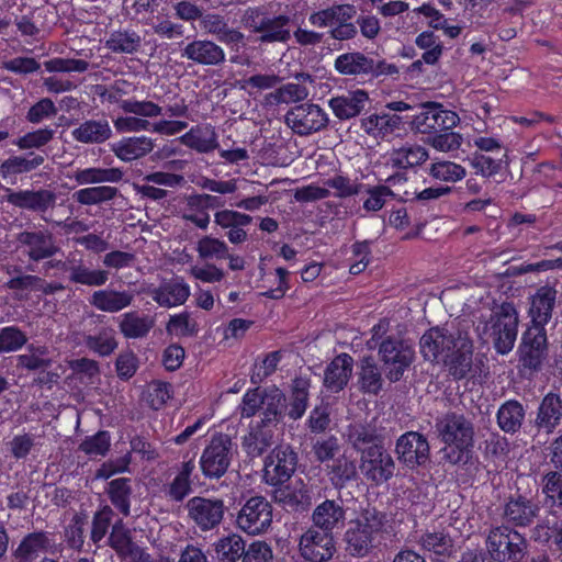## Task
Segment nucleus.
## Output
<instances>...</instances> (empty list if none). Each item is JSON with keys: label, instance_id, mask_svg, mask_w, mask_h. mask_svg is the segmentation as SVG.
Here are the masks:
<instances>
[{"label": "nucleus", "instance_id": "nucleus-2", "mask_svg": "<svg viewBox=\"0 0 562 562\" xmlns=\"http://www.w3.org/2000/svg\"><path fill=\"white\" fill-rule=\"evenodd\" d=\"M387 515L375 507H367L351 519L345 532L346 550L351 557L363 558L376 547L385 530Z\"/></svg>", "mask_w": 562, "mask_h": 562}, {"label": "nucleus", "instance_id": "nucleus-31", "mask_svg": "<svg viewBox=\"0 0 562 562\" xmlns=\"http://www.w3.org/2000/svg\"><path fill=\"white\" fill-rule=\"evenodd\" d=\"M369 95L364 90L350 91L331 98L329 106L339 120H349L359 115L366 108Z\"/></svg>", "mask_w": 562, "mask_h": 562}, {"label": "nucleus", "instance_id": "nucleus-52", "mask_svg": "<svg viewBox=\"0 0 562 562\" xmlns=\"http://www.w3.org/2000/svg\"><path fill=\"white\" fill-rule=\"evenodd\" d=\"M180 139L182 144L199 153H210L218 146L217 135L211 127L191 128Z\"/></svg>", "mask_w": 562, "mask_h": 562}, {"label": "nucleus", "instance_id": "nucleus-38", "mask_svg": "<svg viewBox=\"0 0 562 562\" xmlns=\"http://www.w3.org/2000/svg\"><path fill=\"white\" fill-rule=\"evenodd\" d=\"M383 387L381 371L372 356H364L359 362L358 389L363 394L376 396Z\"/></svg>", "mask_w": 562, "mask_h": 562}, {"label": "nucleus", "instance_id": "nucleus-61", "mask_svg": "<svg viewBox=\"0 0 562 562\" xmlns=\"http://www.w3.org/2000/svg\"><path fill=\"white\" fill-rule=\"evenodd\" d=\"M109 546L119 554L127 555L133 551V540L130 530L124 526L123 520L119 519L112 526L108 538Z\"/></svg>", "mask_w": 562, "mask_h": 562}, {"label": "nucleus", "instance_id": "nucleus-40", "mask_svg": "<svg viewBox=\"0 0 562 562\" xmlns=\"http://www.w3.org/2000/svg\"><path fill=\"white\" fill-rule=\"evenodd\" d=\"M194 469L195 464L193 460L181 463L176 476L165 487V495L169 501L181 503L193 492L191 476Z\"/></svg>", "mask_w": 562, "mask_h": 562}, {"label": "nucleus", "instance_id": "nucleus-45", "mask_svg": "<svg viewBox=\"0 0 562 562\" xmlns=\"http://www.w3.org/2000/svg\"><path fill=\"white\" fill-rule=\"evenodd\" d=\"M45 157L29 153L25 156H11L0 165V176L7 179L11 176L31 172L42 166Z\"/></svg>", "mask_w": 562, "mask_h": 562}, {"label": "nucleus", "instance_id": "nucleus-33", "mask_svg": "<svg viewBox=\"0 0 562 562\" xmlns=\"http://www.w3.org/2000/svg\"><path fill=\"white\" fill-rule=\"evenodd\" d=\"M155 147L154 140L147 136L124 137L112 145L114 155L125 161L130 162L145 157Z\"/></svg>", "mask_w": 562, "mask_h": 562}, {"label": "nucleus", "instance_id": "nucleus-34", "mask_svg": "<svg viewBox=\"0 0 562 562\" xmlns=\"http://www.w3.org/2000/svg\"><path fill=\"white\" fill-rule=\"evenodd\" d=\"M49 547V533L43 530L34 531L22 538L13 551V555L16 562H33L41 552H46Z\"/></svg>", "mask_w": 562, "mask_h": 562}, {"label": "nucleus", "instance_id": "nucleus-39", "mask_svg": "<svg viewBox=\"0 0 562 562\" xmlns=\"http://www.w3.org/2000/svg\"><path fill=\"white\" fill-rule=\"evenodd\" d=\"M26 352L16 356V367L19 369L36 372L45 371L53 366L49 348L46 345L27 344Z\"/></svg>", "mask_w": 562, "mask_h": 562}, {"label": "nucleus", "instance_id": "nucleus-29", "mask_svg": "<svg viewBox=\"0 0 562 562\" xmlns=\"http://www.w3.org/2000/svg\"><path fill=\"white\" fill-rule=\"evenodd\" d=\"M487 473H498L507 462L510 451L509 441L498 432H492L481 446Z\"/></svg>", "mask_w": 562, "mask_h": 562}, {"label": "nucleus", "instance_id": "nucleus-60", "mask_svg": "<svg viewBox=\"0 0 562 562\" xmlns=\"http://www.w3.org/2000/svg\"><path fill=\"white\" fill-rule=\"evenodd\" d=\"M324 184L334 189L335 196L338 199L351 198L363 191V183L359 182L358 179H351L340 173L326 179Z\"/></svg>", "mask_w": 562, "mask_h": 562}, {"label": "nucleus", "instance_id": "nucleus-21", "mask_svg": "<svg viewBox=\"0 0 562 562\" xmlns=\"http://www.w3.org/2000/svg\"><path fill=\"white\" fill-rule=\"evenodd\" d=\"M291 19L288 15L269 16L263 15L251 19L249 24L252 32L259 33V42L265 43H286L291 38L290 31Z\"/></svg>", "mask_w": 562, "mask_h": 562}, {"label": "nucleus", "instance_id": "nucleus-35", "mask_svg": "<svg viewBox=\"0 0 562 562\" xmlns=\"http://www.w3.org/2000/svg\"><path fill=\"white\" fill-rule=\"evenodd\" d=\"M71 136L82 144H102L112 137V130L106 119H92L72 130Z\"/></svg>", "mask_w": 562, "mask_h": 562}, {"label": "nucleus", "instance_id": "nucleus-3", "mask_svg": "<svg viewBox=\"0 0 562 562\" xmlns=\"http://www.w3.org/2000/svg\"><path fill=\"white\" fill-rule=\"evenodd\" d=\"M286 396L277 385L248 389L238 405L241 418H251L259 414L263 426L277 427L286 416Z\"/></svg>", "mask_w": 562, "mask_h": 562}, {"label": "nucleus", "instance_id": "nucleus-14", "mask_svg": "<svg viewBox=\"0 0 562 562\" xmlns=\"http://www.w3.org/2000/svg\"><path fill=\"white\" fill-rule=\"evenodd\" d=\"M301 557L308 562H327L336 552L334 533L310 527L300 538Z\"/></svg>", "mask_w": 562, "mask_h": 562}, {"label": "nucleus", "instance_id": "nucleus-51", "mask_svg": "<svg viewBox=\"0 0 562 562\" xmlns=\"http://www.w3.org/2000/svg\"><path fill=\"white\" fill-rule=\"evenodd\" d=\"M402 117L396 114H372L362 120L363 131L374 137H383L400 127Z\"/></svg>", "mask_w": 562, "mask_h": 562}, {"label": "nucleus", "instance_id": "nucleus-42", "mask_svg": "<svg viewBox=\"0 0 562 562\" xmlns=\"http://www.w3.org/2000/svg\"><path fill=\"white\" fill-rule=\"evenodd\" d=\"M124 172L120 168H99L90 167L76 169L70 176L78 186H90L99 183H119L122 181Z\"/></svg>", "mask_w": 562, "mask_h": 562}, {"label": "nucleus", "instance_id": "nucleus-55", "mask_svg": "<svg viewBox=\"0 0 562 562\" xmlns=\"http://www.w3.org/2000/svg\"><path fill=\"white\" fill-rule=\"evenodd\" d=\"M470 166L475 169L477 175L490 178L497 175L504 167L508 165L507 154L504 153L499 157L474 153L469 158Z\"/></svg>", "mask_w": 562, "mask_h": 562}, {"label": "nucleus", "instance_id": "nucleus-8", "mask_svg": "<svg viewBox=\"0 0 562 562\" xmlns=\"http://www.w3.org/2000/svg\"><path fill=\"white\" fill-rule=\"evenodd\" d=\"M299 454L288 443L276 446L267 456L263 467V477L268 485L280 486L290 481L296 471Z\"/></svg>", "mask_w": 562, "mask_h": 562}, {"label": "nucleus", "instance_id": "nucleus-12", "mask_svg": "<svg viewBox=\"0 0 562 562\" xmlns=\"http://www.w3.org/2000/svg\"><path fill=\"white\" fill-rule=\"evenodd\" d=\"M524 369L539 371L548 356V337L544 327L528 326L521 335L517 350Z\"/></svg>", "mask_w": 562, "mask_h": 562}, {"label": "nucleus", "instance_id": "nucleus-49", "mask_svg": "<svg viewBox=\"0 0 562 562\" xmlns=\"http://www.w3.org/2000/svg\"><path fill=\"white\" fill-rule=\"evenodd\" d=\"M245 541L237 533H229L214 543V550L220 562H237L243 560Z\"/></svg>", "mask_w": 562, "mask_h": 562}, {"label": "nucleus", "instance_id": "nucleus-46", "mask_svg": "<svg viewBox=\"0 0 562 562\" xmlns=\"http://www.w3.org/2000/svg\"><path fill=\"white\" fill-rule=\"evenodd\" d=\"M153 327V318L147 315H139L137 312L124 313L119 324L120 331L127 339L144 338Z\"/></svg>", "mask_w": 562, "mask_h": 562}, {"label": "nucleus", "instance_id": "nucleus-63", "mask_svg": "<svg viewBox=\"0 0 562 562\" xmlns=\"http://www.w3.org/2000/svg\"><path fill=\"white\" fill-rule=\"evenodd\" d=\"M114 512L110 505L100 506L93 514L90 539L98 544L108 533Z\"/></svg>", "mask_w": 562, "mask_h": 562}, {"label": "nucleus", "instance_id": "nucleus-20", "mask_svg": "<svg viewBox=\"0 0 562 562\" xmlns=\"http://www.w3.org/2000/svg\"><path fill=\"white\" fill-rule=\"evenodd\" d=\"M473 342L468 333L457 330L456 347L443 358L450 375L459 381L464 379L472 368Z\"/></svg>", "mask_w": 562, "mask_h": 562}, {"label": "nucleus", "instance_id": "nucleus-5", "mask_svg": "<svg viewBox=\"0 0 562 562\" xmlns=\"http://www.w3.org/2000/svg\"><path fill=\"white\" fill-rule=\"evenodd\" d=\"M232 459V438L223 432L214 434L203 449L199 460L203 476L209 480L221 479L226 474Z\"/></svg>", "mask_w": 562, "mask_h": 562}, {"label": "nucleus", "instance_id": "nucleus-22", "mask_svg": "<svg viewBox=\"0 0 562 562\" xmlns=\"http://www.w3.org/2000/svg\"><path fill=\"white\" fill-rule=\"evenodd\" d=\"M457 333H449L441 327H431L420 338V352L429 361L443 360L456 347Z\"/></svg>", "mask_w": 562, "mask_h": 562}, {"label": "nucleus", "instance_id": "nucleus-53", "mask_svg": "<svg viewBox=\"0 0 562 562\" xmlns=\"http://www.w3.org/2000/svg\"><path fill=\"white\" fill-rule=\"evenodd\" d=\"M105 46L113 53L134 54L142 46V37L131 30L114 31L106 40Z\"/></svg>", "mask_w": 562, "mask_h": 562}, {"label": "nucleus", "instance_id": "nucleus-36", "mask_svg": "<svg viewBox=\"0 0 562 562\" xmlns=\"http://www.w3.org/2000/svg\"><path fill=\"white\" fill-rule=\"evenodd\" d=\"M532 539L542 544L553 543L562 551V515L547 514L532 529Z\"/></svg>", "mask_w": 562, "mask_h": 562}, {"label": "nucleus", "instance_id": "nucleus-30", "mask_svg": "<svg viewBox=\"0 0 562 562\" xmlns=\"http://www.w3.org/2000/svg\"><path fill=\"white\" fill-rule=\"evenodd\" d=\"M557 291L549 283L541 286L537 294L532 297L529 308L530 325L537 327H544L551 319L552 311L555 304Z\"/></svg>", "mask_w": 562, "mask_h": 562}, {"label": "nucleus", "instance_id": "nucleus-23", "mask_svg": "<svg viewBox=\"0 0 562 562\" xmlns=\"http://www.w3.org/2000/svg\"><path fill=\"white\" fill-rule=\"evenodd\" d=\"M347 508L341 497L325 499L312 513V527L334 533L345 526Z\"/></svg>", "mask_w": 562, "mask_h": 562}, {"label": "nucleus", "instance_id": "nucleus-26", "mask_svg": "<svg viewBox=\"0 0 562 562\" xmlns=\"http://www.w3.org/2000/svg\"><path fill=\"white\" fill-rule=\"evenodd\" d=\"M181 57L202 66H220L225 63L224 49L211 40H194L181 49Z\"/></svg>", "mask_w": 562, "mask_h": 562}, {"label": "nucleus", "instance_id": "nucleus-47", "mask_svg": "<svg viewBox=\"0 0 562 562\" xmlns=\"http://www.w3.org/2000/svg\"><path fill=\"white\" fill-rule=\"evenodd\" d=\"M119 193L115 187L91 186L76 191L72 199L80 205H100L112 202Z\"/></svg>", "mask_w": 562, "mask_h": 562}, {"label": "nucleus", "instance_id": "nucleus-13", "mask_svg": "<svg viewBox=\"0 0 562 562\" xmlns=\"http://www.w3.org/2000/svg\"><path fill=\"white\" fill-rule=\"evenodd\" d=\"M286 125L297 135L306 136L325 128L328 116L314 103H302L290 109L285 114Z\"/></svg>", "mask_w": 562, "mask_h": 562}, {"label": "nucleus", "instance_id": "nucleus-7", "mask_svg": "<svg viewBox=\"0 0 562 562\" xmlns=\"http://www.w3.org/2000/svg\"><path fill=\"white\" fill-rule=\"evenodd\" d=\"M335 70L344 76L379 77L398 72L394 64L376 60L361 52L339 55L334 63Z\"/></svg>", "mask_w": 562, "mask_h": 562}, {"label": "nucleus", "instance_id": "nucleus-1", "mask_svg": "<svg viewBox=\"0 0 562 562\" xmlns=\"http://www.w3.org/2000/svg\"><path fill=\"white\" fill-rule=\"evenodd\" d=\"M438 437L446 445L445 459L453 465H465L472 458L474 427L462 413L448 412L436 420Z\"/></svg>", "mask_w": 562, "mask_h": 562}, {"label": "nucleus", "instance_id": "nucleus-4", "mask_svg": "<svg viewBox=\"0 0 562 562\" xmlns=\"http://www.w3.org/2000/svg\"><path fill=\"white\" fill-rule=\"evenodd\" d=\"M485 544L492 562H521L528 548L522 535L504 525L490 530Z\"/></svg>", "mask_w": 562, "mask_h": 562}, {"label": "nucleus", "instance_id": "nucleus-64", "mask_svg": "<svg viewBox=\"0 0 562 562\" xmlns=\"http://www.w3.org/2000/svg\"><path fill=\"white\" fill-rule=\"evenodd\" d=\"M26 345L27 336L18 326L0 328V353L14 352Z\"/></svg>", "mask_w": 562, "mask_h": 562}, {"label": "nucleus", "instance_id": "nucleus-41", "mask_svg": "<svg viewBox=\"0 0 562 562\" xmlns=\"http://www.w3.org/2000/svg\"><path fill=\"white\" fill-rule=\"evenodd\" d=\"M133 299L130 291L99 290L92 294L90 303L99 311L115 313L130 306Z\"/></svg>", "mask_w": 562, "mask_h": 562}, {"label": "nucleus", "instance_id": "nucleus-32", "mask_svg": "<svg viewBox=\"0 0 562 562\" xmlns=\"http://www.w3.org/2000/svg\"><path fill=\"white\" fill-rule=\"evenodd\" d=\"M311 384L308 376L299 375L292 380L289 404H286V416L291 420L295 422L304 416L310 403Z\"/></svg>", "mask_w": 562, "mask_h": 562}, {"label": "nucleus", "instance_id": "nucleus-10", "mask_svg": "<svg viewBox=\"0 0 562 562\" xmlns=\"http://www.w3.org/2000/svg\"><path fill=\"white\" fill-rule=\"evenodd\" d=\"M518 314L513 303L504 302L491 318V335L498 353H508L516 341Z\"/></svg>", "mask_w": 562, "mask_h": 562}, {"label": "nucleus", "instance_id": "nucleus-24", "mask_svg": "<svg viewBox=\"0 0 562 562\" xmlns=\"http://www.w3.org/2000/svg\"><path fill=\"white\" fill-rule=\"evenodd\" d=\"M353 358L346 352L334 357L324 370L323 386L333 394L345 390L352 375Z\"/></svg>", "mask_w": 562, "mask_h": 562}, {"label": "nucleus", "instance_id": "nucleus-18", "mask_svg": "<svg viewBox=\"0 0 562 562\" xmlns=\"http://www.w3.org/2000/svg\"><path fill=\"white\" fill-rule=\"evenodd\" d=\"M361 461L364 476L375 484L389 481L394 474V461L381 445L368 447L362 453Z\"/></svg>", "mask_w": 562, "mask_h": 562}, {"label": "nucleus", "instance_id": "nucleus-37", "mask_svg": "<svg viewBox=\"0 0 562 562\" xmlns=\"http://www.w3.org/2000/svg\"><path fill=\"white\" fill-rule=\"evenodd\" d=\"M526 409L518 400H507L501 404L496 413V423L505 434L514 435L522 426Z\"/></svg>", "mask_w": 562, "mask_h": 562}, {"label": "nucleus", "instance_id": "nucleus-27", "mask_svg": "<svg viewBox=\"0 0 562 562\" xmlns=\"http://www.w3.org/2000/svg\"><path fill=\"white\" fill-rule=\"evenodd\" d=\"M201 29L225 45L232 47L233 50L238 52L240 45L244 46L245 35L228 25L226 19L217 13H206L200 20Z\"/></svg>", "mask_w": 562, "mask_h": 562}, {"label": "nucleus", "instance_id": "nucleus-44", "mask_svg": "<svg viewBox=\"0 0 562 562\" xmlns=\"http://www.w3.org/2000/svg\"><path fill=\"white\" fill-rule=\"evenodd\" d=\"M541 491L547 514L562 509V471H548L541 477Z\"/></svg>", "mask_w": 562, "mask_h": 562}, {"label": "nucleus", "instance_id": "nucleus-59", "mask_svg": "<svg viewBox=\"0 0 562 562\" xmlns=\"http://www.w3.org/2000/svg\"><path fill=\"white\" fill-rule=\"evenodd\" d=\"M86 347L100 357H108L117 348V340L112 330L102 329L98 334L88 335Z\"/></svg>", "mask_w": 562, "mask_h": 562}, {"label": "nucleus", "instance_id": "nucleus-28", "mask_svg": "<svg viewBox=\"0 0 562 562\" xmlns=\"http://www.w3.org/2000/svg\"><path fill=\"white\" fill-rule=\"evenodd\" d=\"M16 240L26 248L29 257L35 261L50 258L58 251L54 236L47 229L21 232Z\"/></svg>", "mask_w": 562, "mask_h": 562}, {"label": "nucleus", "instance_id": "nucleus-62", "mask_svg": "<svg viewBox=\"0 0 562 562\" xmlns=\"http://www.w3.org/2000/svg\"><path fill=\"white\" fill-rule=\"evenodd\" d=\"M111 435L108 430H99L92 436H87L79 445V450L85 454L105 457L110 451Z\"/></svg>", "mask_w": 562, "mask_h": 562}, {"label": "nucleus", "instance_id": "nucleus-15", "mask_svg": "<svg viewBox=\"0 0 562 562\" xmlns=\"http://www.w3.org/2000/svg\"><path fill=\"white\" fill-rule=\"evenodd\" d=\"M188 517L201 531H211L218 527L224 518L223 499L193 496L187 502Z\"/></svg>", "mask_w": 562, "mask_h": 562}, {"label": "nucleus", "instance_id": "nucleus-50", "mask_svg": "<svg viewBox=\"0 0 562 562\" xmlns=\"http://www.w3.org/2000/svg\"><path fill=\"white\" fill-rule=\"evenodd\" d=\"M190 295L188 283H160L154 292V300L165 307L183 304Z\"/></svg>", "mask_w": 562, "mask_h": 562}, {"label": "nucleus", "instance_id": "nucleus-54", "mask_svg": "<svg viewBox=\"0 0 562 562\" xmlns=\"http://www.w3.org/2000/svg\"><path fill=\"white\" fill-rule=\"evenodd\" d=\"M281 358L282 355L279 350L268 352L262 358L258 357L251 368L250 383L260 386L266 379L276 372Z\"/></svg>", "mask_w": 562, "mask_h": 562}, {"label": "nucleus", "instance_id": "nucleus-9", "mask_svg": "<svg viewBox=\"0 0 562 562\" xmlns=\"http://www.w3.org/2000/svg\"><path fill=\"white\" fill-rule=\"evenodd\" d=\"M456 112L447 110L443 105L428 102L419 105V112L412 116V128L422 134L430 136L450 131L459 123Z\"/></svg>", "mask_w": 562, "mask_h": 562}, {"label": "nucleus", "instance_id": "nucleus-19", "mask_svg": "<svg viewBox=\"0 0 562 562\" xmlns=\"http://www.w3.org/2000/svg\"><path fill=\"white\" fill-rule=\"evenodd\" d=\"M540 509L537 498L517 492L507 498L503 516L514 527H528L539 516Z\"/></svg>", "mask_w": 562, "mask_h": 562}, {"label": "nucleus", "instance_id": "nucleus-17", "mask_svg": "<svg viewBox=\"0 0 562 562\" xmlns=\"http://www.w3.org/2000/svg\"><path fill=\"white\" fill-rule=\"evenodd\" d=\"M395 452L403 464L415 469L428 462L430 447L425 435L418 431H406L396 440Z\"/></svg>", "mask_w": 562, "mask_h": 562}, {"label": "nucleus", "instance_id": "nucleus-48", "mask_svg": "<svg viewBox=\"0 0 562 562\" xmlns=\"http://www.w3.org/2000/svg\"><path fill=\"white\" fill-rule=\"evenodd\" d=\"M131 479L117 477L109 482L108 496L111 504L125 517L131 514Z\"/></svg>", "mask_w": 562, "mask_h": 562}, {"label": "nucleus", "instance_id": "nucleus-25", "mask_svg": "<svg viewBox=\"0 0 562 562\" xmlns=\"http://www.w3.org/2000/svg\"><path fill=\"white\" fill-rule=\"evenodd\" d=\"M562 423V398L554 392L546 394L539 403L533 426L538 434L550 435Z\"/></svg>", "mask_w": 562, "mask_h": 562}, {"label": "nucleus", "instance_id": "nucleus-6", "mask_svg": "<svg viewBox=\"0 0 562 562\" xmlns=\"http://www.w3.org/2000/svg\"><path fill=\"white\" fill-rule=\"evenodd\" d=\"M379 359L386 379L392 382H398L404 373L411 367L415 358V351L402 339L387 337L380 342L378 349Z\"/></svg>", "mask_w": 562, "mask_h": 562}, {"label": "nucleus", "instance_id": "nucleus-16", "mask_svg": "<svg viewBox=\"0 0 562 562\" xmlns=\"http://www.w3.org/2000/svg\"><path fill=\"white\" fill-rule=\"evenodd\" d=\"M57 195L53 190L41 188L38 190L7 189L5 201L19 209L40 214L46 221L44 214L56 205Z\"/></svg>", "mask_w": 562, "mask_h": 562}, {"label": "nucleus", "instance_id": "nucleus-43", "mask_svg": "<svg viewBox=\"0 0 562 562\" xmlns=\"http://www.w3.org/2000/svg\"><path fill=\"white\" fill-rule=\"evenodd\" d=\"M273 426L258 423L243 439V449L251 458L260 457L273 443Z\"/></svg>", "mask_w": 562, "mask_h": 562}, {"label": "nucleus", "instance_id": "nucleus-11", "mask_svg": "<svg viewBox=\"0 0 562 562\" xmlns=\"http://www.w3.org/2000/svg\"><path fill=\"white\" fill-rule=\"evenodd\" d=\"M272 522V505L263 496L248 498L238 512L237 527L248 535H260L268 530Z\"/></svg>", "mask_w": 562, "mask_h": 562}, {"label": "nucleus", "instance_id": "nucleus-56", "mask_svg": "<svg viewBox=\"0 0 562 562\" xmlns=\"http://www.w3.org/2000/svg\"><path fill=\"white\" fill-rule=\"evenodd\" d=\"M331 484L338 488H344L348 482L357 476V468L353 461L346 457L334 459L330 470L328 472Z\"/></svg>", "mask_w": 562, "mask_h": 562}, {"label": "nucleus", "instance_id": "nucleus-57", "mask_svg": "<svg viewBox=\"0 0 562 562\" xmlns=\"http://www.w3.org/2000/svg\"><path fill=\"white\" fill-rule=\"evenodd\" d=\"M419 543L425 551L436 557H449L453 548L452 539L443 531H427L420 537Z\"/></svg>", "mask_w": 562, "mask_h": 562}, {"label": "nucleus", "instance_id": "nucleus-58", "mask_svg": "<svg viewBox=\"0 0 562 562\" xmlns=\"http://www.w3.org/2000/svg\"><path fill=\"white\" fill-rule=\"evenodd\" d=\"M182 218L191 222L201 229H206L210 224V214L201 201L200 194H191L186 199Z\"/></svg>", "mask_w": 562, "mask_h": 562}]
</instances>
